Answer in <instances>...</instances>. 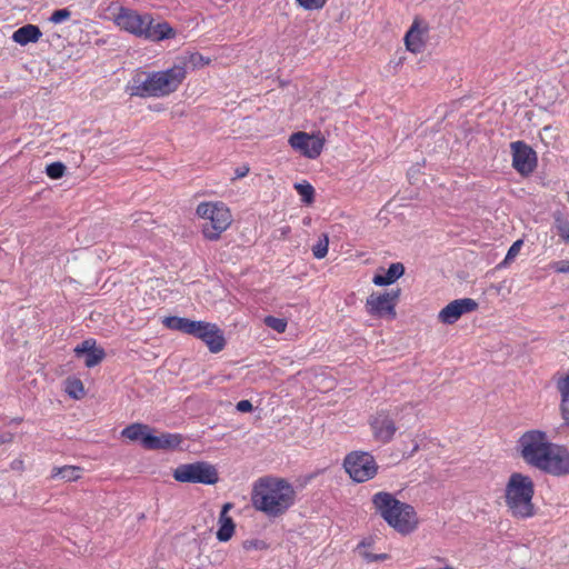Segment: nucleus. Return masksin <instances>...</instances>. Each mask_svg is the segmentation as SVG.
Returning <instances> with one entry per match:
<instances>
[{"instance_id": "1", "label": "nucleus", "mask_w": 569, "mask_h": 569, "mask_svg": "<svg viewBox=\"0 0 569 569\" xmlns=\"http://www.w3.org/2000/svg\"><path fill=\"white\" fill-rule=\"evenodd\" d=\"M297 490L287 478L266 475L252 483L251 505L269 519L284 516L297 503Z\"/></svg>"}, {"instance_id": "2", "label": "nucleus", "mask_w": 569, "mask_h": 569, "mask_svg": "<svg viewBox=\"0 0 569 569\" xmlns=\"http://www.w3.org/2000/svg\"><path fill=\"white\" fill-rule=\"evenodd\" d=\"M186 64H173L160 71H137L128 83L131 97L163 98L176 92L187 78Z\"/></svg>"}, {"instance_id": "3", "label": "nucleus", "mask_w": 569, "mask_h": 569, "mask_svg": "<svg viewBox=\"0 0 569 569\" xmlns=\"http://www.w3.org/2000/svg\"><path fill=\"white\" fill-rule=\"evenodd\" d=\"M113 21L120 30L151 42H161L177 37V30L167 21L154 23L152 14L139 13L127 7L119 8Z\"/></svg>"}, {"instance_id": "4", "label": "nucleus", "mask_w": 569, "mask_h": 569, "mask_svg": "<svg viewBox=\"0 0 569 569\" xmlns=\"http://www.w3.org/2000/svg\"><path fill=\"white\" fill-rule=\"evenodd\" d=\"M371 501L376 513L400 535H410L418 528L419 517L415 508L398 500L392 493L376 492Z\"/></svg>"}, {"instance_id": "5", "label": "nucleus", "mask_w": 569, "mask_h": 569, "mask_svg": "<svg viewBox=\"0 0 569 569\" xmlns=\"http://www.w3.org/2000/svg\"><path fill=\"white\" fill-rule=\"evenodd\" d=\"M535 483L530 476L512 472L505 487V505L516 519H529L536 513L533 503Z\"/></svg>"}, {"instance_id": "6", "label": "nucleus", "mask_w": 569, "mask_h": 569, "mask_svg": "<svg viewBox=\"0 0 569 569\" xmlns=\"http://www.w3.org/2000/svg\"><path fill=\"white\" fill-rule=\"evenodd\" d=\"M162 323L170 330L179 331L200 339L213 353L220 352L226 346L223 332L216 323L197 321L177 316L166 317L162 320Z\"/></svg>"}, {"instance_id": "7", "label": "nucleus", "mask_w": 569, "mask_h": 569, "mask_svg": "<svg viewBox=\"0 0 569 569\" xmlns=\"http://www.w3.org/2000/svg\"><path fill=\"white\" fill-rule=\"evenodd\" d=\"M196 214L206 221L201 232L203 238L210 241L219 240L233 220L230 208L222 201L200 202L196 208Z\"/></svg>"}, {"instance_id": "8", "label": "nucleus", "mask_w": 569, "mask_h": 569, "mask_svg": "<svg viewBox=\"0 0 569 569\" xmlns=\"http://www.w3.org/2000/svg\"><path fill=\"white\" fill-rule=\"evenodd\" d=\"M551 443L547 432L539 429H531L519 437L517 450L528 466L537 469Z\"/></svg>"}, {"instance_id": "9", "label": "nucleus", "mask_w": 569, "mask_h": 569, "mask_svg": "<svg viewBox=\"0 0 569 569\" xmlns=\"http://www.w3.org/2000/svg\"><path fill=\"white\" fill-rule=\"evenodd\" d=\"M343 469L358 483L371 480L378 473L379 466L375 457L367 451L349 452L343 459Z\"/></svg>"}, {"instance_id": "10", "label": "nucleus", "mask_w": 569, "mask_h": 569, "mask_svg": "<svg viewBox=\"0 0 569 569\" xmlns=\"http://www.w3.org/2000/svg\"><path fill=\"white\" fill-rule=\"evenodd\" d=\"M172 476L176 481L182 483L216 485L219 481L218 470L206 461L179 465Z\"/></svg>"}, {"instance_id": "11", "label": "nucleus", "mask_w": 569, "mask_h": 569, "mask_svg": "<svg viewBox=\"0 0 569 569\" xmlns=\"http://www.w3.org/2000/svg\"><path fill=\"white\" fill-rule=\"evenodd\" d=\"M400 298V289L370 293L365 303L369 316L393 320L397 317L396 307Z\"/></svg>"}, {"instance_id": "12", "label": "nucleus", "mask_w": 569, "mask_h": 569, "mask_svg": "<svg viewBox=\"0 0 569 569\" xmlns=\"http://www.w3.org/2000/svg\"><path fill=\"white\" fill-rule=\"evenodd\" d=\"M537 469L555 477L568 476L569 449L563 445L552 442Z\"/></svg>"}, {"instance_id": "13", "label": "nucleus", "mask_w": 569, "mask_h": 569, "mask_svg": "<svg viewBox=\"0 0 569 569\" xmlns=\"http://www.w3.org/2000/svg\"><path fill=\"white\" fill-rule=\"evenodd\" d=\"M430 30L431 28L429 22L426 19L416 16L403 37L406 50L413 54L421 53L429 42Z\"/></svg>"}, {"instance_id": "14", "label": "nucleus", "mask_w": 569, "mask_h": 569, "mask_svg": "<svg viewBox=\"0 0 569 569\" xmlns=\"http://www.w3.org/2000/svg\"><path fill=\"white\" fill-rule=\"evenodd\" d=\"M369 426L375 440L383 445L389 443L398 430L390 412L386 409L377 410L369 418Z\"/></svg>"}, {"instance_id": "15", "label": "nucleus", "mask_w": 569, "mask_h": 569, "mask_svg": "<svg viewBox=\"0 0 569 569\" xmlns=\"http://www.w3.org/2000/svg\"><path fill=\"white\" fill-rule=\"evenodd\" d=\"M288 142L292 149L309 159L318 158L325 147V139L322 137L309 134L303 131L292 133Z\"/></svg>"}, {"instance_id": "16", "label": "nucleus", "mask_w": 569, "mask_h": 569, "mask_svg": "<svg viewBox=\"0 0 569 569\" xmlns=\"http://www.w3.org/2000/svg\"><path fill=\"white\" fill-rule=\"evenodd\" d=\"M512 151V167L522 176H528L537 167L535 150L523 141H515L510 144Z\"/></svg>"}, {"instance_id": "17", "label": "nucleus", "mask_w": 569, "mask_h": 569, "mask_svg": "<svg viewBox=\"0 0 569 569\" xmlns=\"http://www.w3.org/2000/svg\"><path fill=\"white\" fill-rule=\"evenodd\" d=\"M477 309L478 303L471 298L456 299L439 311L438 320L445 325H453L462 315L473 312Z\"/></svg>"}, {"instance_id": "18", "label": "nucleus", "mask_w": 569, "mask_h": 569, "mask_svg": "<svg viewBox=\"0 0 569 569\" xmlns=\"http://www.w3.org/2000/svg\"><path fill=\"white\" fill-rule=\"evenodd\" d=\"M73 351L77 357L86 356L84 363L88 368L99 365L106 357L104 350L97 347V341L92 338L83 340Z\"/></svg>"}, {"instance_id": "19", "label": "nucleus", "mask_w": 569, "mask_h": 569, "mask_svg": "<svg viewBox=\"0 0 569 569\" xmlns=\"http://www.w3.org/2000/svg\"><path fill=\"white\" fill-rule=\"evenodd\" d=\"M181 442L182 437L179 433L163 432L159 436L150 433L143 439V448L147 450H171L178 448Z\"/></svg>"}, {"instance_id": "20", "label": "nucleus", "mask_w": 569, "mask_h": 569, "mask_svg": "<svg viewBox=\"0 0 569 569\" xmlns=\"http://www.w3.org/2000/svg\"><path fill=\"white\" fill-rule=\"evenodd\" d=\"M560 396L559 411L563 426L569 428V373H558L553 378Z\"/></svg>"}, {"instance_id": "21", "label": "nucleus", "mask_w": 569, "mask_h": 569, "mask_svg": "<svg viewBox=\"0 0 569 569\" xmlns=\"http://www.w3.org/2000/svg\"><path fill=\"white\" fill-rule=\"evenodd\" d=\"M232 503L227 502L222 506L219 517V529L217 531V539L221 542L229 541L236 529V525L231 517L228 516L229 510L232 508Z\"/></svg>"}, {"instance_id": "22", "label": "nucleus", "mask_w": 569, "mask_h": 569, "mask_svg": "<svg viewBox=\"0 0 569 569\" xmlns=\"http://www.w3.org/2000/svg\"><path fill=\"white\" fill-rule=\"evenodd\" d=\"M41 37L42 32L36 24H26L12 33V40L20 46H27L31 42L36 43Z\"/></svg>"}, {"instance_id": "23", "label": "nucleus", "mask_w": 569, "mask_h": 569, "mask_svg": "<svg viewBox=\"0 0 569 569\" xmlns=\"http://www.w3.org/2000/svg\"><path fill=\"white\" fill-rule=\"evenodd\" d=\"M405 273V267L400 262L391 263L385 274L376 273L372 282L383 287L395 283Z\"/></svg>"}, {"instance_id": "24", "label": "nucleus", "mask_w": 569, "mask_h": 569, "mask_svg": "<svg viewBox=\"0 0 569 569\" xmlns=\"http://www.w3.org/2000/svg\"><path fill=\"white\" fill-rule=\"evenodd\" d=\"M121 436L130 441H140L143 447V439L150 436V427L138 422L131 423L121 431Z\"/></svg>"}, {"instance_id": "25", "label": "nucleus", "mask_w": 569, "mask_h": 569, "mask_svg": "<svg viewBox=\"0 0 569 569\" xmlns=\"http://www.w3.org/2000/svg\"><path fill=\"white\" fill-rule=\"evenodd\" d=\"M82 469L77 466L53 467L50 479L61 478L66 481H77L81 477Z\"/></svg>"}, {"instance_id": "26", "label": "nucleus", "mask_w": 569, "mask_h": 569, "mask_svg": "<svg viewBox=\"0 0 569 569\" xmlns=\"http://www.w3.org/2000/svg\"><path fill=\"white\" fill-rule=\"evenodd\" d=\"M295 189L306 204H311L315 201V188L309 182L296 183Z\"/></svg>"}, {"instance_id": "27", "label": "nucleus", "mask_w": 569, "mask_h": 569, "mask_svg": "<svg viewBox=\"0 0 569 569\" xmlns=\"http://www.w3.org/2000/svg\"><path fill=\"white\" fill-rule=\"evenodd\" d=\"M66 392L73 399H81L84 396V387L80 379L72 378L66 381Z\"/></svg>"}, {"instance_id": "28", "label": "nucleus", "mask_w": 569, "mask_h": 569, "mask_svg": "<svg viewBox=\"0 0 569 569\" xmlns=\"http://www.w3.org/2000/svg\"><path fill=\"white\" fill-rule=\"evenodd\" d=\"M329 250V237L327 233H322L317 243L312 247L313 257L317 259H323Z\"/></svg>"}, {"instance_id": "29", "label": "nucleus", "mask_w": 569, "mask_h": 569, "mask_svg": "<svg viewBox=\"0 0 569 569\" xmlns=\"http://www.w3.org/2000/svg\"><path fill=\"white\" fill-rule=\"evenodd\" d=\"M187 63H189L192 69H201L211 63V59L202 56L199 52H191L186 58Z\"/></svg>"}, {"instance_id": "30", "label": "nucleus", "mask_w": 569, "mask_h": 569, "mask_svg": "<svg viewBox=\"0 0 569 569\" xmlns=\"http://www.w3.org/2000/svg\"><path fill=\"white\" fill-rule=\"evenodd\" d=\"M264 323L267 327L273 329L278 333H282L287 329V320L282 318H277L273 316H267L264 318Z\"/></svg>"}, {"instance_id": "31", "label": "nucleus", "mask_w": 569, "mask_h": 569, "mask_svg": "<svg viewBox=\"0 0 569 569\" xmlns=\"http://www.w3.org/2000/svg\"><path fill=\"white\" fill-rule=\"evenodd\" d=\"M66 171V166L62 162H52L47 166L46 173L51 179H60L63 177Z\"/></svg>"}, {"instance_id": "32", "label": "nucleus", "mask_w": 569, "mask_h": 569, "mask_svg": "<svg viewBox=\"0 0 569 569\" xmlns=\"http://www.w3.org/2000/svg\"><path fill=\"white\" fill-rule=\"evenodd\" d=\"M555 226L559 237L565 242H569V220L558 217L556 218Z\"/></svg>"}, {"instance_id": "33", "label": "nucleus", "mask_w": 569, "mask_h": 569, "mask_svg": "<svg viewBox=\"0 0 569 569\" xmlns=\"http://www.w3.org/2000/svg\"><path fill=\"white\" fill-rule=\"evenodd\" d=\"M296 2L302 9L313 11L321 10L326 6L327 0H296Z\"/></svg>"}, {"instance_id": "34", "label": "nucleus", "mask_w": 569, "mask_h": 569, "mask_svg": "<svg viewBox=\"0 0 569 569\" xmlns=\"http://www.w3.org/2000/svg\"><path fill=\"white\" fill-rule=\"evenodd\" d=\"M71 17V11L69 9H59L52 12L50 17V21L54 24L61 23L68 20Z\"/></svg>"}, {"instance_id": "35", "label": "nucleus", "mask_w": 569, "mask_h": 569, "mask_svg": "<svg viewBox=\"0 0 569 569\" xmlns=\"http://www.w3.org/2000/svg\"><path fill=\"white\" fill-rule=\"evenodd\" d=\"M522 244H523L522 240L515 241L511 244V247L509 248L503 262L507 263L509 261H512L520 252Z\"/></svg>"}, {"instance_id": "36", "label": "nucleus", "mask_w": 569, "mask_h": 569, "mask_svg": "<svg viewBox=\"0 0 569 569\" xmlns=\"http://www.w3.org/2000/svg\"><path fill=\"white\" fill-rule=\"evenodd\" d=\"M360 553L363 557V559H366L369 562L387 560L389 558V556L387 553L375 555V553H370L367 551H360Z\"/></svg>"}, {"instance_id": "37", "label": "nucleus", "mask_w": 569, "mask_h": 569, "mask_svg": "<svg viewBox=\"0 0 569 569\" xmlns=\"http://www.w3.org/2000/svg\"><path fill=\"white\" fill-rule=\"evenodd\" d=\"M250 171V167L248 164H242L234 169V177L232 180L244 178Z\"/></svg>"}, {"instance_id": "38", "label": "nucleus", "mask_w": 569, "mask_h": 569, "mask_svg": "<svg viewBox=\"0 0 569 569\" xmlns=\"http://www.w3.org/2000/svg\"><path fill=\"white\" fill-rule=\"evenodd\" d=\"M252 408V403L249 400H240L237 403V410L240 412H250Z\"/></svg>"}, {"instance_id": "39", "label": "nucleus", "mask_w": 569, "mask_h": 569, "mask_svg": "<svg viewBox=\"0 0 569 569\" xmlns=\"http://www.w3.org/2000/svg\"><path fill=\"white\" fill-rule=\"evenodd\" d=\"M13 440V435L11 432H6L0 435V446L4 443H9Z\"/></svg>"}, {"instance_id": "40", "label": "nucleus", "mask_w": 569, "mask_h": 569, "mask_svg": "<svg viewBox=\"0 0 569 569\" xmlns=\"http://www.w3.org/2000/svg\"><path fill=\"white\" fill-rule=\"evenodd\" d=\"M560 264L561 266L557 269L559 272H569V260H563Z\"/></svg>"}, {"instance_id": "41", "label": "nucleus", "mask_w": 569, "mask_h": 569, "mask_svg": "<svg viewBox=\"0 0 569 569\" xmlns=\"http://www.w3.org/2000/svg\"><path fill=\"white\" fill-rule=\"evenodd\" d=\"M12 469H22L23 468V461L22 460H14L11 465Z\"/></svg>"}, {"instance_id": "42", "label": "nucleus", "mask_w": 569, "mask_h": 569, "mask_svg": "<svg viewBox=\"0 0 569 569\" xmlns=\"http://www.w3.org/2000/svg\"><path fill=\"white\" fill-rule=\"evenodd\" d=\"M371 543L370 542H367L366 540L361 541L359 545H358V549H362L367 546H370Z\"/></svg>"}, {"instance_id": "43", "label": "nucleus", "mask_w": 569, "mask_h": 569, "mask_svg": "<svg viewBox=\"0 0 569 569\" xmlns=\"http://www.w3.org/2000/svg\"><path fill=\"white\" fill-rule=\"evenodd\" d=\"M408 407H410V408H411V405H410V403L403 405L401 409H406V408H408Z\"/></svg>"}, {"instance_id": "44", "label": "nucleus", "mask_w": 569, "mask_h": 569, "mask_svg": "<svg viewBox=\"0 0 569 569\" xmlns=\"http://www.w3.org/2000/svg\"><path fill=\"white\" fill-rule=\"evenodd\" d=\"M568 201H569V191H568Z\"/></svg>"}]
</instances>
